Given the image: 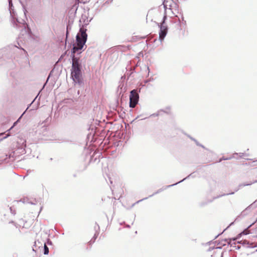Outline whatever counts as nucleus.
I'll use <instances>...</instances> for the list:
<instances>
[{"mask_svg": "<svg viewBox=\"0 0 257 257\" xmlns=\"http://www.w3.org/2000/svg\"><path fill=\"white\" fill-rule=\"evenodd\" d=\"M126 227H128V228H130V225H126Z\"/></svg>", "mask_w": 257, "mask_h": 257, "instance_id": "nucleus-48", "label": "nucleus"}, {"mask_svg": "<svg viewBox=\"0 0 257 257\" xmlns=\"http://www.w3.org/2000/svg\"><path fill=\"white\" fill-rule=\"evenodd\" d=\"M233 244L234 245H235V243H234ZM233 247H234L235 248V249H239L240 248V247L238 245H237V246L234 245Z\"/></svg>", "mask_w": 257, "mask_h": 257, "instance_id": "nucleus-35", "label": "nucleus"}, {"mask_svg": "<svg viewBox=\"0 0 257 257\" xmlns=\"http://www.w3.org/2000/svg\"><path fill=\"white\" fill-rule=\"evenodd\" d=\"M19 2L21 4V6H22V7L23 8V12H24V14L26 16V13H27L26 7L25 4L21 0H19Z\"/></svg>", "mask_w": 257, "mask_h": 257, "instance_id": "nucleus-18", "label": "nucleus"}, {"mask_svg": "<svg viewBox=\"0 0 257 257\" xmlns=\"http://www.w3.org/2000/svg\"><path fill=\"white\" fill-rule=\"evenodd\" d=\"M17 49H19L20 51L22 52H23L24 54L26 55V54L27 53L26 51L23 49H19L18 46H17Z\"/></svg>", "mask_w": 257, "mask_h": 257, "instance_id": "nucleus-28", "label": "nucleus"}, {"mask_svg": "<svg viewBox=\"0 0 257 257\" xmlns=\"http://www.w3.org/2000/svg\"><path fill=\"white\" fill-rule=\"evenodd\" d=\"M4 134V133H0V136L3 135Z\"/></svg>", "mask_w": 257, "mask_h": 257, "instance_id": "nucleus-46", "label": "nucleus"}, {"mask_svg": "<svg viewBox=\"0 0 257 257\" xmlns=\"http://www.w3.org/2000/svg\"><path fill=\"white\" fill-rule=\"evenodd\" d=\"M221 257H223V255L222 254L221 255Z\"/></svg>", "mask_w": 257, "mask_h": 257, "instance_id": "nucleus-54", "label": "nucleus"}, {"mask_svg": "<svg viewBox=\"0 0 257 257\" xmlns=\"http://www.w3.org/2000/svg\"><path fill=\"white\" fill-rule=\"evenodd\" d=\"M90 21V20H88L87 16L85 14L82 15L81 18L79 20L80 23H83V27L87 26Z\"/></svg>", "mask_w": 257, "mask_h": 257, "instance_id": "nucleus-13", "label": "nucleus"}, {"mask_svg": "<svg viewBox=\"0 0 257 257\" xmlns=\"http://www.w3.org/2000/svg\"><path fill=\"white\" fill-rule=\"evenodd\" d=\"M29 108V106L27 108L26 110L21 114V115L20 116V117L17 119V123H18V122L20 121V120L21 119V118L22 117L23 115H24V114L25 113L26 111Z\"/></svg>", "mask_w": 257, "mask_h": 257, "instance_id": "nucleus-27", "label": "nucleus"}, {"mask_svg": "<svg viewBox=\"0 0 257 257\" xmlns=\"http://www.w3.org/2000/svg\"><path fill=\"white\" fill-rule=\"evenodd\" d=\"M9 209L11 213L14 216L16 214V208L14 206H11L9 208Z\"/></svg>", "mask_w": 257, "mask_h": 257, "instance_id": "nucleus-20", "label": "nucleus"}, {"mask_svg": "<svg viewBox=\"0 0 257 257\" xmlns=\"http://www.w3.org/2000/svg\"><path fill=\"white\" fill-rule=\"evenodd\" d=\"M78 1H79V0H78Z\"/></svg>", "mask_w": 257, "mask_h": 257, "instance_id": "nucleus-57", "label": "nucleus"}, {"mask_svg": "<svg viewBox=\"0 0 257 257\" xmlns=\"http://www.w3.org/2000/svg\"><path fill=\"white\" fill-rule=\"evenodd\" d=\"M50 76L48 77L47 81L48 80V79H49Z\"/></svg>", "mask_w": 257, "mask_h": 257, "instance_id": "nucleus-51", "label": "nucleus"}, {"mask_svg": "<svg viewBox=\"0 0 257 257\" xmlns=\"http://www.w3.org/2000/svg\"><path fill=\"white\" fill-rule=\"evenodd\" d=\"M234 193V192H232L226 193V194H221L220 195H219V196H218L217 197H215L213 198V199H216V198H218L219 197H222V196H225V195H232Z\"/></svg>", "mask_w": 257, "mask_h": 257, "instance_id": "nucleus-22", "label": "nucleus"}, {"mask_svg": "<svg viewBox=\"0 0 257 257\" xmlns=\"http://www.w3.org/2000/svg\"><path fill=\"white\" fill-rule=\"evenodd\" d=\"M86 29L81 27L79 29V33L76 36V42L73 44V47L71 50L70 57L72 59V68L71 70V77L74 82L81 86L83 84L82 78V65L79 57H76L75 54H80L81 51L83 49L87 38ZM86 48H85V49Z\"/></svg>", "mask_w": 257, "mask_h": 257, "instance_id": "nucleus-1", "label": "nucleus"}, {"mask_svg": "<svg viewBox=\"0 0 257 257\" xmlns=\"http://www.w3.org/2000/svg\"><path fill=\"white\" fill-rule=\"evenodd\" d=\"M21 221H23V220L22 219H20L19 221L20 222Z\"/></svg>", "mask_w": 257, "mask_h": 257, "instance_id": "nucleus-50", "label": "nucleus"}, {"mask_svg": "<svg viewBox=\"0 0 257 257\" xmlns=\"http://www.w3.org/2000/svg\"><path fill=\"white\" fill-rule=\"evenodd\" d=\"M159 115V112L155 113L152 114L150 116H158Z\"/></svg>", "mask_w": 257, "mask_h": 257, "instance_id": "nucleus-30", "label": "nucleus"}, {"mask_svg": "<svg viewBox=\"0 0 257 257\" xmlns=\"http://www.w3.org/2000/svg\"><path fill=\"white\" fill-rule=\"evenodd\" d=\"M38 243L39 244L38 247L40 248L42 246V244L39 241H38Z\"/></svg>", "mask_w": 257, "mask_h": 257, "instance_id": "nucleus-38", "label": "nucleus"}, {"mask_svg": "<svg viewBox=\"0 0 257 257\" xmlns=\"http://www.w3.org/2000/svg\"><path fill=\"white\" fill-rule=\"evenodd\" d=\"M153 13V11H149L148 13V15L147 16V20H148V18L150 17V15L152 14V13Z\"/></svg>", "mask_w": 257, "mask_h": 257, "instance_id": "nucleus-29", "label": "nucleus"}, {"mask_svg": "<svg viewBox=\"0 0 257 257\" xmlns=\"http://www.w3.org/2000/svg\"><path fill=\"white\" fill-rule=\"evenodd\" d=\"M257 182V180H255L253 182H251L249 183H246V184H240L239 185H238V187L235 190V192H236L237 191L240 187H243V186H248V185H251L252 184L254 183H256Z\"/></svg>", "mask_w": 257, "mask_h": 257, "instance_id": "nucleus-17", "label": "nucleus"}, {"mask_svg": "<svg viewBox=\"0 0 257 257\" xmlns=\"http://www.w3.org/2000/svg\"><path fill=\"white\" fill-rule=\"evenodd\" d=\"M188 137L192 141H193V139H194V138H193V137L190 136H188Z\"/></svg>", "mask_w": 257, "mask_h": 257, "instance_id": "nucleus-41", "label": "nucleus"}, {"mask_svg": "<svg viewBox=\"0 0 257 257\" xmlns=\"http://www.w3.org/2000/svg\"><path fill=\"white\" fill-rule=\"evenodd\" d=\"M21 202L23 203H29L32 205H35L37 204V201L36 200H34V202L29 201V199L27 197L24 198L23 199H20V200H17V202Z\"/></svg>", "mask_w": 257, "mask_h": 257, "instance_id": "nucleus-15", "label": "nucleus"}, {"mask_svg": "<svg viewBox=\"0 0 257 257\" xmlns=\"http://www.w3.org/2000/svg\"><path fill=\"white\" fill-rule=\"evenodd\" d=\"M245 155L244 153H234L232 156L227 157L228 160H230L232 158H236L235 156H239V158H243V157Z\"/></svg>", "mask_w": 257, "mask_h": 257, "instance_id": "nucleus-16", "label": "nucleus"}, {"mask_svg": "<svg viewBox=\"0 0 257 257\" xmlns=\"http://www.w3.org/2000/svg\"><path fill=\"white\" fill-rule=\"evenodd\" d=\"M42 131H44V132L43 133V135L44 136H46L48 133V130H47V127H46V126L42 127Z\"/></svg>", "mask_w": 257, "mask_h": 257, "instance_id": "nucleus-23", "label": "nucleus"}, {"mask_svg": "<svg viewBox=\"0 0 257 257\" xmlns=\"http://www.w3.org/2000/svg\"><path fill=\"white\" fill-rule=\"evenodd\" d=\"M161 111H164V112H165V111H164L163 110H160Z\"/></svg>", "mask_w": 257, "mask_h": 257, "instance_id": "nucleus-52", "label": "nucleus"}, {"mask_svg": "<svg viewBox=\"0 0 257 257\" xmlns=\"http://www.w3.org/2000/svg\"><path fill=\"white\" fill-rule=\"evenodd\" d=\"M16 125V121L14 122L13 125L10 128V130L12 129L13 127L15 126Z\"/></svg>", "mask_w": 257, "mask_h": 257, "instance_id": "nucleus-37", "label": "nucleus"}, {"mask_svg": "<svg viewBox=\"0 0 257 257\" xmlns=\"http://www.w3.org/2000/svg\"><path fill=\"white\" fill-rule=\"evenodd\" d=\"M216 248H219V249H221V247H217Z\"/></svg>", "mask_w": 257, "mask_h": 257, "instance_id": "nucleus-49", "label": "nucleus"}, {"mask_svg": "<svg viewBox=\"0 0 257 257\" xmlns=\"http://www.w3.org/2000/svg\"><path fill=\"white\" fill-rule=\"evenodd\" d=\"M112 0H98L97 2L95 4L94 6L96 7H100L102 8L105 4H109L111 2Z\"/></svg>", "mask_w": 257, "mask_h": 257, "instance_id": "nucleus-12", "label": "nucleus"}, {"mask_svg": "<svg viewBox=\"0 0 257 257\" xmlns=\"http://www.w3.org/2000/svg\"><path fill=\"white\" fill-rule=\"evenodd\" d=\"M220 234H218L217 235H216L215 237V239Z\"/></svg>", "mask_w": 257, "mask_h": 257, "instance_id": "nucleus-45", "label": "nucleus"}, {"mask_svg": "<svg viewBox=\"0 0 257 257\" xmlns=\"http://www.w3.org/2000/svg\"><path fill=\"white\" fill-rule=\"evenodd\" d=\"M153 80H154V79H153V78H150V79H149L148 80H146V81H145V83H148V82H150V81H153Z\"/></svg>", "mask_w": 257, "mask_h": 257, "instance_id": "nucleus-33", "label": "nucleus"}, {"mask_svg": "<svg viewBox=\"0 0 257 257\" xmlns=\"http://www.w3.org/2000/svg\"><path fill=\"white\" fill-rule=\"evenodd\" d=\"M193 141L195 143L196 141H197V140H196L195 139H193Z\"/></svg>", "mask_w": 257, "mask_h": 257, "instance_id": "nucleus-44", "label": "nucleus"}, {"mask_svg": "<svg viewBox=\"0 0 257 257\" xmlns=\"http://www.w3.org/2000/svg\"><path fill=\"white\" fill-rule=\"evenodd\" d=\"M9 11L10 12V17H11V22L12 25L14 27L16 26V14H15V7L13 6V3H12V6L10 4H9Z\"/></svg>", "mask_w": 257, "mask_h": 257, "instance_id": "nucleus-8", "label": "nucleus"}, {"mask_svg": "<svg viewBox=\"0 0 257 257\" xmlns=\"http://www.w3.org/2000/svg\"><path fill=\"white\" fill-rule=\"evenodd\" d=\"M8 2H9V4H10L11 6H12V3H13L12 0H8Z\"/></svg>", "mask_w": 257, "mask_h": 257, "instance_id": "nucleus-40", "label": "nucleus"}, {"mask_svg": "<svg viewBox=\"0 0 257 257\" xmlns=\"http://www.w3.org/2000/svg\"><path fill=\"white\" fill-rule=\"evenodd\" d=\"M195 143L196 144V145L197 146H200V147H202V148H203L204 149L207 150L203 145H202V144H200L198 141H196V142Z\"/></svg>", "mask_w": 257, "mask_h": 257, "instance_id": "nucleus-24", "label": "nucleus"}, {"mask_svg": "<svg viewBox=\"0 0 257 257\" xmlns=\"http://www.w3.org/2000/svg\"><path fill=\"white\" fill-rule=\"evenodd\" d=\"M92 156L91 157V159H90V162H92Z\"/></svg>", "mask_w": 257, "mask_h": 257, "instance_id": "nucleus-43", "label": "nucleus"}, {"mask_svg": "<svg viewBox=\"0 0 257 257\" xmlns=\"http://www.w3.org/2000/svg\"><path fill=\"white\" fill-rule=\"evenodd\" d=\"M237 243H241L242 244H246L247 245V247H248V248H254V247H257L256 244H255L253 242H249L248 241H247L246 240H244V241H238Z\"/></svg>", "mask_w": 257, "mask_h": 257, "instance_id": "nucleus-14", "label": "nucleus"}, {"mask_svg": "<svg viewBox=\"0 0 257 257\" xmlns=\"http://www.w3.org/2000/svg\"><path fill=\"white\" fill-rule=\"evenodd\" d=\"M195 176L193 175V173H191L190 174H189L188 176H187L186 177H185V178H184L183 179H182V180L175 183V184H172V185H168L165 187H163L162 188H160L159 189H158L156 192H154L153 194L150 195L149 196V197H152L154 195L157 194H158L160 192H161L162 191H164V190L166 189L167 188H170L171 187H172V186H174L175 185H177L178 184L181 183V182H182L183 181H184V180H185L186 179H188L190 177H194Z\"/></svg>", "mask_w": 257, "mask_h": 257, "instance_id": "nucleus-7", "label": "nucleus"}, {"mask_svg": "<svg viewBox=\"0 0 257 257\" xmlns=\"http://www.w3.org/2000/svg\"><path fill=\"white\" fill-rule=\"evenodd\" d=\"M67 52H68V51H65V52L64 53V54H62V55H61V57H60V59H61V58H62V57H63L64 56H65V55H68V54H67Z\"/></svg>", "mask_w": 257, "mask_h": 257, "instance_id": "nucleus-34", "label": "nucleus"}, {"mask_svg": "<svg viewBox=\"0 0 257 257\" xmlns=\"http://www.w3.org/2000/svg\"><path fill=\"white\" fill-rule=\"evenodd\" d=\"M222 160H228V159L227 158H225L224 157H222L220 159L219 162H221Z\"/></svg>", "mask_w": 257, "mask_h": 257, "instance_id": "nucleus-31", "label": "nucleus"}, {"mask_svg": "<svg viewBox=\"0 0 257 257\" xmlns=\"http://www.w3.org/2000/svg\"><path fill=\"white\" fill-rule=\"evenodd\" d=\"M49 253V248L47 247V246L46 245V244H44V254L46 255Z\"/></svg>", "mask_w": 257, "mask_h": 257, "instance_id": "nucleus-21", "label": "nucleus"}, {"mask_svg": "<svg viewBox=\"0 0 257 257\" xmlns=\"http://www.w3.org/2000/svg\"><path fill=\"white\" fill-rule=\"evenodd\" d=\"M16 45L11 44L0 50V57L13 59L15 58Z\"/></svg>", "mask_w": 257, "mask_h": 257, "instance_id": "nucleus-3", "label": "nucleus"}, {"mask_svg": "<svg viewBox=\"0 0 257 257\" xmlns=\"http://www.w3.org/2000/svg\"><path fill=\"white\" fill-rule=\"evenodd\" d=\"M26 143L25 139L21 138L20 136L17 137V160L19 159V156L26 153Z\"/></svg>", "mask_w": 257, "mask_h": 257, "instance_id": "nucleus-5", "label": "nucleus"}, {"mask_svg": "<svg viewBox=\"0 0 257 257\" xmlns=\"http://www.w3.org/2000/svg\"><path fill=\"white\" fill-rule=\"evenodd\" d=\"M148 198V197L144 198H143V199H141V200H140L138 201L137 202H136V203H139V202H140L142 201L143 200H144L147 199Z\"/></svg>", "mask_w": 257, "mask_h": 257, "instance_id": "nucleus-32", "label": "nucleus"}, {"mask_svg": "<svg viewBox=\"0 0 257 257\" xmlns=\"http://www.w3.org/2000/svg\"><path fill=\"white\" fill-rule=\"evenodd\" d=\"M20 31L19 38L23 40L31 37L32 32L27 23L21 24L17 18V30Z\"/></svg>", "mask_w": 257, "mask_h": 257, "instance_id": "nucleus-2", "label": "nucleus"}, {"mask_svg": "<svg viewBox=\"0 0 257 257\" xmlns=\"http://www.w3.org/2000/svg\"><path fill=\"white\" fill-rule=\"evenodd\" d=\"M10 135L9 134V133H8L7 134H6L3 138L1 139H0V142L1 141H2L3 140L7 138L8 137H9Z\"/></svg>", "mask_w": 257, "mask_h": 257, "instance_id": "nucleus-26", "label": "nucleus"}, {"mask_svg": "<svg viewBox=\"0 0 257 257\" xmlns=\"http://www.w3.org/2000/svg\"><path fill=\"white\" fill-rule=\"evenodd\" d=\"M249 233V231L248 230L247 228H246V229H245L244 230H243L236 237L232 238V239H226L225 240V241L227 242L228 244L230 245L231 246H232L233 244L231 243V240H233V241L239 239L242 234L247 235Z\"/></svg>", "mask_w": 257, "mask_h": 257, "instance_id": "nucleus-9", "label": "nucleus"}, {"mask_svg": "<svg viewBox=\"0 0 257 257\" xmlns=\"http://www.w3.org/2000/svg\"><path fill=\"white\" fill-rule=\"evenodd\" d=\"M38 246L37 241H35L34 244L33 245V251H36V250L35 249V247H36Z\"/></svg>", "mask_w": 257, "mask_h": 257, "instance_id": "nucleus-25", "label": "nucleus"}, {"mask_svg": "<svg viewBox=\"0 0 257 257\" xmlns=\"http://www.w3.org/2000/svg\"><path fill=\"white\" fill-rule=\"evenodd\" d=\"M139 99V95L136 89L132 90L130 95V107L135 108L138 104Z\"/></svg>", "mask_w": 257, "mask_h": 257, "instance_id": "nucleus-6", "label": "nucleus"}, {"mask_svg": "<svg viewBox=\"0 0 257 257\" xmlns=\"http://www.w3.org/2000/svg\"><path fill=\"white\" fill-rule=\"evenodd\" d=\"M99 229L100 227L99 225L97 223H95V226H94V230L95 231V232L93 238L89 241L90 244L93 243L96 238L97 237L99 234Z\"/></svg>", "mask_w": 257, "mask_h": 257, "instance_id": "nucleus-11", "label": "nucleus"}, {"mask_svg": "<svg viewBox=\"0 0 257 257\" xmlns=\"http://www.w3.org/2000/svg\"><path fill=\"white\" fill-rule=\"evenodd\" d=\"M170 1H172V0H170Z\"/></svg>", "mask_w": 257, "mask_h": 257, "instance_id": "nucleus-56", "label": "nucleus"}, {"mask_svg": "<svg viewBox=\"0 0 257 257\" xmlns=\"http://www.w3.org/2000/svg\"><path fill=\"white\" fill-rule=\"evenodd\" d=\"M36 99V97L35 98V99L32 101V102L31 103V104H30V105H31L34 102V101L35 100V99Z\"/></svg>", "mask_w": 257, "mask_h": 257, "instance_id": "nucleus-42", "label": "nucleus"}, {"mask_svg": "<svg viewBox=\"0 0 257 257\" xmlns=\"http://www.w3.org/2000/svg\"><path fill=\"white\" fill-rule=\"evenodd\" d=\"M47 243L48 244H52V241L49 239H48Z\"/></svg>", "mask_w": 257, "mask_h": 257, "instance_id": "nucleus-36", "label": "nucleus"}, {"mask_svg": "<svg viewBox=\"0 0 257 257\" xmlns=\"http://www.w3.org/2000/svg\"><path fill=\"white\" fill-rule=\"evenodd\" d=\"M135 70V68H134L133 70L134 71Z\"/></svg>", "mask_w": 257, "mask_h": 257, "instance_id": "nucleus-53", "label": "nucleus"}, {"mask_svg": "<svg viewBox=\"0 0 257 257\" xmlns=\"http://www.w3.org/2000/svg\"><path fill=\"white\" fill-rule=\"evenodd\" d=\"M3 58V57H0V59H1V58Z\"/></svg>", "mask_w": 257, "mask_h": 257, "instance_id": "nucleus-55", "label": "nucleus"}, {"mask_svg": "<svg viewBox=\"0 0 257 257\" xmlns=\"http://www.w3.org/2000/svg\"><path fill=\"white\" fill-rule=\"evenodd\" d=\"M167 19V14L164 15L163 20L160 24L158 23L160 28L159 39L161 41L163 40L168 32V26L165 24V21Z\"/></svg>", "mask_w": 257, "mask_h": 257, "instance_id": "nucleus-4", "label": "nucleus"}, {"mask_svg": "<svg viewBox=\"0 0 257 257\" xmlns=\"http://www.w3.org/2000/svg\"><path fill=\"white\" fill-rule=\"evenodd\" d=\"M10 75L11 77H12V78H13L14 80L15 79L16 75V72L15 69L12 70L10 72Z\"/></svg>", "mask_w": 257, "mask_h": 257, "instance_id": "nucleus-19", "label": "nucleus"}, {"mask_svg": "<svg viewBox=\"0 0 257 257\" xmlns=\"http://www.w3.org/2000/svg\"><path fill=\"white\" fill-rule=\"evenodd\" d=\"M16 156L15 155V153L14 151L12 152L9 155V157H7L5 159V161L7 163H10V165L12 166L13 167L15 168V165L13 162L16 159Z\"/></svg>", "mask_w": 257, "mask_h": 257, "instance_id": "nucleus-10", "label": "nucleus"}, {"mask_svg": "<svg viewBox=\"0 0 257 257\" xmlns=\"http://www.w3.org/2000/svg\"><path fill=\"white\" fill-rule=\"evenodd\" d=\"M9 223H12V224H13V225H14V226H16L15 223V222H14V221H10V222H9Z\"/></svg>", "mask_w": 257, "mask_h": 257, "instance_id": "nucleus-39", "label": "nucleus"}, {"mask_svg": "<svg viewBox=\"0 0 257 257\" xmlns=\"http://www.w3.org/2000/svg\"><path fill=\"white\" fill-rule=\"evenodd\" d=\"M147 69L149 71V72L150 71V69H149V67H147Z\"/></svg>", "mask_w": 257, "mask_h": 257, "instance_id": "nucleus-47", "label": "nucleus"}]
</instances>
